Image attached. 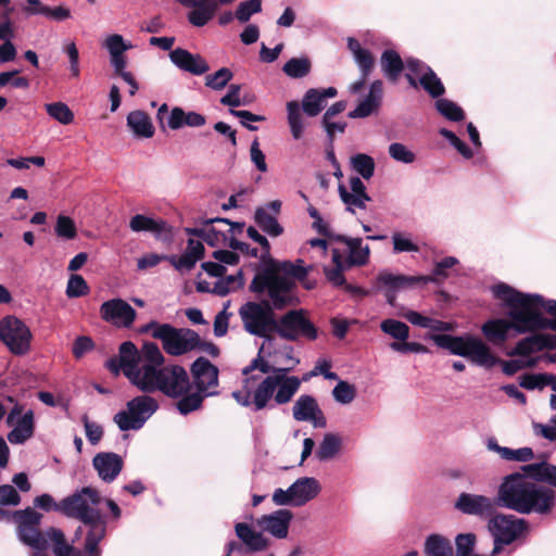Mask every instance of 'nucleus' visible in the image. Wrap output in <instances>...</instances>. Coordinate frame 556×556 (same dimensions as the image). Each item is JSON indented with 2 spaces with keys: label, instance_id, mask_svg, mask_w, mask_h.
Masks as SVG:
<instances>
[{
  "label": "nucleus",
  "instance_id": "1",
  "mask_svg": "<svg viewBox=\"0 0 556 556\" xmlns=\"http://www.w3.org/2000/svg\"><path fill=\"white\" fill-rule=\"evenodd\" d=\"M165 357L154 342H144L140 350L131 341L119 345L118 356L106 361V368L115 376L122 371L143 393L160 391L172 399L190 394L191 382L187 370L179 365L164 366Z\"/></svg>",
  "mask_w": 556,
  "mask_h": 556
},
{
  "label": "nucleus",
  "instance_id": "2",
  "mask_svg": "<svg viewBox=\"0 0 556 556\" xmlns=\"http://www.w3.org/2000/svg\"><path fill=\"white\" fill-rule=\"evenodd\" d=\"M491 291L506 308L508 319H491L482 326V332L490 342H505L510 330L518 333L556 330V320L544 316V312L556 316V300L521 292L504 282L492 286Z\"/></svg>",
  "mask_w": 556,
  "mask_h": 556
},
{
  "label": "nucleus",
  "instance_id": "3",
  "mask_svg": "<svg viewBox=\"0 0 556 556\" xmlns=\"http://www.w3.org/2000/svg\"><path fill=\"white\" fill-rule=\"evenodd\" d=\"M264 350L265 343L251 364L242 369L245 378L242 380L241 389L231 393L239 405L252 407L255 412L274 407L270 404L271 399L277 405L289 403L301 386L300 378L288 375L300 363L291 355V348L286 353L283 367L270 366L262 356Z\"/></svg>",
  "mask_w": 556,
  "mask_h": 556
},
{
  "label": "nucleus",
  "instance_id": "4",
  "mask_svg": "<svg viewBox=\"0 0 556 556\" xmlns=\"http://www.w3.org/2000/svg\"><path fill=\"white\" fill-rule=\"evenodd\" d=\"M556 466L546 462L523 465L498 485L500 507L520 515L548 516L556 506Z\"/></svg>",
  "mask_w": 556,
  "mask_h": 556
},
{
  "label": "nucleus",
  "instance_id": "5",
  "mask_svg": "<svg viewBox=\"0 0 556 556\" xmlns=\"http://www.w3.org/2000/svg\"><path fill=\"white\" fill-rule=\"evenodd\" d=\"M251 290L267 296L261 303L248 302L239 309V316L243 323L244 330L250 334L265 338L275 332L277 319L274 309H281L293 304L292 282L273 270H264L257 274L251 282Z\"/></svg>",
  "mask_w": 556,
  "mask_h": 556
},
{
  "label": "nucleus",
  "instance_id": "6",
  "mask_svg": "<svg viewBox=\"0 0 556 556\" xmlns=\"http://www.w3.org/2000/svg\"><path fill=\"white\" fill-rule=\"evenodd\" d=\"M103 503L99 491L85 486L61 501V513L81 521L83 527L76 531V536L85 532L84 551L78 549V556H101L100 542L106 535V518L101 514Z\"/></svg>",
  "mask_w": 556,
  "mask_h": 556
},
{
  "label": "nucleus",
  "instance_id": "7",
  "mask_svg": "<svg viewBox=\"0 0 556 556\" xmlns=\"http://www.w3.org/2000/svg\"><path fill=\"white\" fill-rule=\"evenodd\" d=\"M17 522V538L21 543L30 548L29 556H50L49 544H53L55 556H78V549L66 543L62 530L49 528L45 532L39 526L42 515L31 508L17 510L13 514Z\"/></svg>",
  "mask_w": 556,
  "mask_h": 556
},
{
  "label": "nucleus",
  "instance_id": "8",
  "mask_svg": "<svg viewBox=\"0 0 556 556\" xmlns=\"http://www.w3.org/2000/svg\"><path fill=\"white\" fill-rule=\"evenodd\" d=\"M431 339L438 346L448 350L454 355L466 357L480 367L490 369L496 364H501L503 372L507 376H513L523 368H532L536 365V358L532 357L501 361L482 340L473 337L433 334Z\"/></svg>",
  "mask_w": 556,
  "mask_h": 556
},
{
  "label": "nucleus",
  "instance_id": "9",
  "mask_svg": "<svg viewBox=\"0 0 556 556\" xmlns=\"http://www.w3.org/2000/svg\"><path fill=\"white\" fill-rule=\"evenodd\" d=\"M293 519V513L287 508H280L273 513L262 515L255 520L254 530L245 522H238L235 526L237 536L251 552H262L269 546V540L264 533L273 538L282 540L289 534L290 523Z\"/></svg>",
  "mask_w": 556,
  "mask_h": 556
},
{
  "label": "nucleus",
  "instance_id": "10",
  "mask_svg": "<svg viewBox=\"0 0 556 556\" xmlns=\"http://www.w3.org/2000/svg\"><path fill=\"white\" fill-rule=\"evenodd\" d=\"M191 374L197 390L176 403L177 410L184 416L200 409L205 397L217 394L218 369L208 359L197 358L191 366Z\"/></svg>",
  "mask_w": 556,
  "mask_h": 556
},
{
  "label": "nucleus",
  "instance_id": "11",
  "mask_svg": "<svg viewBox=\"0 0 556 556\" xmlns=\"http://www.w3.org/2000/svg\"><path fill=\"white\" fill-rule=\"evenodd\" d=\"M140 333H150L153 339L162 342L165 353L172 356L187 354L200 346V336L188 328H176L169 324L150 321L140 328Z\"/></svg>",
  "mask_w": 556,
  "mask_h": 556
},
{
  "label": "nucleus",
  "instance_id": "12",
  "mask_svg": "<svg viewBox=\"0 0 556 556\" xmlns=\"http://www.w3.org/2000/svg\"><path fill=\"white\" fill-rule=\"evenodd\" d=\"M159 403L150 395H138L126 404V409L114 415V422L121 431L139 430L157 410Z\"/></svg>",
  "mask_w": 556,
  "mask_h": 556
},
{
  "label": "nucleus",
  "instance_id": "13",
  "mask_svg": "<svg viewBox=\"0 0 556 556\" xmlns=\"http://www.w3.org/2000/svg\"><path fill=\"white\" fill-rule=\"evenodd\" d=\"M494 539L492 555H497L503 545H509L529 530V522L510 514H494L488 522Z\"/></svg>",
  "mask_w": 556,
  "mask_h": 556
},
{
  "label": "nucleus",
  "instance_id": "14",
  "mask_svg": "<svg viewBox=\"0 0 556 556\" xmlns=\"http://www.w3.org/2000/svg\"><path fill=\"white\" fill-rule=\"evenodd\" d=\"M320 491L321 485L316 478L301 477L288 489H276L271 500L277 506L302 507L313 501Z\"/></svg>",
  "mask_w": 556,
  "mask_h": 556
},
{
  "label": "nucleus",
  "instance_id": "15",
  "mask_svg": "<svg viewBox=\"0 0 556 556\" xmlns=\"http://www.w3.org/2000/svg\"><path fill=\"white\" fill-rule=\"evenodd\" d=\"M33 333L20 318L9 315L0 320V341L14 355H25L30 350Z\"/></svg>",
  "mask_w": 556,
  "mask_h": 556
},
{
  "label": "nucleus",
  "instance_id": "16",
  "mask_svg": "<svg viewBox=\"0 0 556 556\" xmlns=\"http://www.w3.org/2000/svg\"><path fill=\"white\" fill-rule=\"evenodd\" d=\"M275 332L289 341L300 338L313 341L317 338V329L303 309H292L282 315L276 323Z\"/></svg>",
  "mask_w": 556,
  "mask_h": 556
},
{
  "label": "nucleus",
  "instance_id": "17",
  "mask_svg": "<svg viewBox=\"0 0 556 556\" xmlns=\"http://www.w3.org/2000/svg\"><path fill=\"white\" fill-rule=\"evenodd\" d=\"M406 68L405 77L413 88L420 86L432 98H439L444 94L445 88L443 83L426 63L418 59L407 58Z\"/></svg>",
  "mask_w": 556,
  "mask_h": 556
},
{
  "label": "nucleus",
  "instance_id": "18",
  "mask_svg": "<svg viewBox=\"0 0 556 556\" xmlns=\"http://www.w3.org/2000/svg\"><path fill=\"white\" fill-rule=\"evenodd\" d=\"M420 285L418 276L395 275L387 270L380 271L376 278V288L381 291L389 305L395 306L397 293Z\"/></svg>",
  "mask_w": 556,
  "mask_h": 556
},
{
  "label": "nucleus",
  "instance_id": "19",
  "mask_svg": "<svg viewBox=\"0 0 556 556\" xmlns=\"http://www.w3.org/2000/svg\"><path fill=\"white\" fill-rule=\"evenodd\" d=\"M100 316L117 328H130L137 318V312L125 300L115 298L101 304Z\"/></svg>",
  "mask_w": 556,
  "mask_h": 556
},
{
  "label": "nucleus",
  "instance_id": "20",
  "mask_svg": "<svg viewBox=\"0 0 556 556\" xmlns=\"http://www.w3.org/2000/svg\"><path fill=\"white\" fill-rule=\"evenodd\" d=\"M23 413L21 405H15L7 417V424L13 429L8 433V440L12 444H23L34 434V413L31 409Z\"/></svg>",
  "mask_w": 556,
  "mask_h": 556
},
{
  "label": "nucleus",
  "instance_id": "21",
  "mask_svg": "<svg viewBox=\"0 0 556 556\" xmlns=\"http://www.w3.org/2000/svg\"><path fill=\"white\" fill-rule=\"evenodd\" d=\"M292 417L300 422H309L314 428H326L327 418L317 400L309 394L300 395L292 406Z\"/></svg>",
  "mask_w": 556,
  "mask_h": 556
},
{
  "label": "nucleus",
  "instance_id": "22",
  "mask_svg": "<svg viewBox=\"0 0 556 556\" xmlns=\"http://www.w3.org/2000/svg\"><path fill=\"white\" fill-rule=\"evenodd\" d=\"M205 237L204 241L214 247L222 242H229L230 236L239 233L243 229V224L232 223L226 218H212L204 222Z\"/></svg>",
  "mask_w": 556,
  "mask_h": 556
},
{
  "label": "nucleus",
  "instance_id": "23",
  "mask_svg": "<svg viewBox=\"0 0 556 556\" xmlns=\"http://www.w3.org/2000/svg\"><path fill=\"white\" fill-rule=\"evenodd\" d=\"M495 503L488 496L471 494V493H460L457 501L455 502V508L466 515L473 516H489L494 513Z\"/></svg>",
  "mask_w": 556,
  "mask_h": 556
},
{
  "label": "nucleus",
  "instance_id": "24",
  "mask_svg": "<svg viewBox=\"0 0 556 556\" xmlns=\"http://www.w3.org/2000/svg\"><path fill=\"white\" fill-rule=\"evenodd\" d=\"M181 7L191 9L187 21L194 27L207 25L216 15L215 0H176Z\"/></svg>",
  "mask_w": 556,
  "mask_h": 556
},
{
  "label": "nucleus",
  "instance_id": "25",
  "mask_svg": "<svg viewBox=\"0 0 556 556\" xmlns=\"http://www.w3.org/2000/svg\"><path fill=\"white\" fill-rule=\"evenodd\" d=\"M168 56L177 68L195 76L203 75L210 70L206 60L202 55L193 54L182 48L172 50Z\"/></svg>",
  "mask_w": 556,
  "mask_h": 556
},
{
  "label": "nucleus",
  "instance_id": "26",
  "mask_svg": "<svg viewBox=\"0 0 556 556\" xmlns=\"http://www.w3.org/2000/svg\"><path fill=\"white\" fill-rule=\"evenodd\" d=\"M92 465L99 478L106 483H111L121 473L124 460L122 456L116 453L100 452L93 457Z\"/></svg>",
  "mask_w": 556,
  "mask_h": 556
},
{
  "label": "nucleus",
  "instance_id": "27",
  "mask_svg": "<svg viewBox=\"0 0 556 556\" xmlns=\"http://www.w3.org/2000/svg\"><path fill=\"white\" fill-rule=\"evenodd\" d=\"M383 98V83L379 79L372 81L368 93L359 101L358 105L349 113L351 118H364L376 111L381 105Z\"/></svg>",
  "mask_w": 556,
  "mask_h": 556
},
{
  "label": "nucleus",
  "instance_id": "28",
  "mask_svg": "<svg viewBox=\"0 0 556 556\" xmlns=\"http://www.w3.org/2000/svg\"><path fill=\"white\" fill-rule=\"evenodd\" d=\"M556 348V334L539 333L523 338L508 353L509 356H529L544 349Z\"/></svg>",
  "mask_w": 556,
  "mask_h": 556
},
{
  "label": "nucleus",
  "instance_id": "29",
  "mask_svg": "<svg viewBox=\"0 0 556 556\" xmlns=\"http://www.w3.org/2000/svg\"><path fill=\"white\" fill-rule=\"evenodd\" d=\"M337 241L346 247L348 256L343 257L345 266H363L366 265L370 256V248L364 244L362 238H352L348 236H338Z\"/></svg>",
  "mask_w": 556,
  "mask_h": 556
},
{
  "label": "nucleus",
  "instance_id": "30",
  "mask_svg": "<svg viewBox=\"0 0 556 556\" xmlns=\"http://www.w3.org/2000/svg\"><path fill=\"white\" fill-rule=\"evenodd\" d=\"M336 96L337 89L334 87L325 89L311 88L303 97L302 110L307 116H316L326 106V100L328 98H334Z\"/></svg>",
  "mask_w": 556,
  "mask_h": 556
},
{
  "label": "nucleus",
  "instance_id": "31",
  "mask_svg": "<svg viewBox=\"0 0 556 556\" xmlns=\"http://www.w3.org/2000/svg\"><path fill=\"white\" fill-rule=\"evenodd\" d=\"M129 228L134 232H151L156 238L170 233V228L164 219L153 218L143 214L134 215L129 220Z\"/></svg>",
  "mask_w": 556,
  "mask_h": 556
},
{
  "label": "nucleus",
  "instance_id": "32",
  "mask_svg": "<svg viewBox=\"0 0 556 556\" xmlns=\"http://www.w3.org/2000/svg\"><path fill=\"white\" fill-rule=\"evenodd\" d=\"M343 445L342 437L339 433L327 432L315 452V456L319 462H328L336 458Z\"/></svg>",
  "mask_w": 556,
  "mask_h": 556
},
{
  "label": "nucleus",
  "instance_id": "33",
  "mask_svg": "<svg viewBox=\"0 0 556 556\" xmlns=\"http://www.w3.org/2000/svg\"><path fill=\"white\" fill-rule=\"evenodd\" d=\"M486 447L489 451L497 453L501 458L508 462L526 463L532 460L534 457V453L531 447L526 446L513 450L509 447L501 446L494 438L488 440Z\"/></svg>",
  "mask_w": 556,
  "mask_h": 556
},
{
  "label": "nucleus",
  "instance_id": "34",
  "mask_svg": "<svg viewBox=\"0 0 556 556\" xmlns=\"http://www.w3.org/2000/svg\"><path fill=\"white\" fill-rule=\"evenodd\" d=\"M348 48L351 51L361 74L369 76L375 66V59L368 49L362 47L359 41L353 37L348 38Z\"/></svg>",
  "mask_w": 556,
  "mask_h": 556
},
{
  "label": "nucleus",
  "instance_id": "35",
  "mask_svg": "<svg viewBox=\"0 0 556 556\" xmlns=\"http://www.w3.org/2000/svg\"><path fill=\"white\" fill-rule=\"evenodd\" d=\"M380 65L384 76L395 83L406 66V61L404 62L395 50L387 49L381 54Z\"/></svg>",
  "mask_w": 556,
  "mask_h": 556
},
{
  "label": "nucleus",
  "instance_id": "36",
  "mask_svg": "<svg viewBox=\"0 0 556 556\" xmlns=\"http://www.w3.org/2000/svg\"><path fill=\"white\" fill-rule=\"evenodd\" d=\"M127 126L137 137L151 138L154 134V127L149 115L140 110L128 114Z\"/></svg>",
  "mask_w": 556,
  "mask_h": 556
},
{
  "label": "nucleus",
  "instance_id": "37",
  "mask_svg": "<svg viewBox=\"0 0 556 556\" xmlns=\"http://www.w3.org/2000/svg\"><path fill=\"white\" fill-rule=\"evenodd\" d=\"M459 261L455 256H446L434 263L431 275H418L420 285L440 283L448 278L447 270L457 265Z\"/></svg>",
  "mask_w": 556,
  "mask_h": 556
},
{
  "label": "nucleus",
  "instance_id": "38",
  "mask_svg": "<svg viewBox=\"0 0 556 556\" xmlns=\"http://www.w3.org/2000/svg\"><path fill=\"white\" fill-rule=\"evenodd\" d=\"M311 269L312 266L305 267L302 260H296L295 262H282L276 268H268L267 270H273L281 277L288 278L292 282L293 288L294 281L292 278L302 280L307 276Z\"/></svg>",
  "mask_w": 556,
  "mask_h": 556
},
{
  "label": "nucleus",
  "instance_id": "39",
  "mask_svg": "<svg viewBox=\"0 0 556 556\" xmlns=\"http://www.w3.org/2000/svg\"><path fill=\"white\" fill-rule=\"evenodd\" d=\"M332 267H324V274L327 280L334 287H341L345 285L344 270L350 269V266H345L343 256L339 250H332Z\"/></svg>",
  "mask_w": 556,
  "mask_h": 556
},
{
  "label": "nucleus",
  "instance_id": "40",
  "mask_svg": "<svg viewBox=\"0 0 556 556\" xmlns=\"http://www.w3.org/2000/svg\"><path fill=\"white\" fill-rule=\"evenodd\" d=\"M254 220L264 232L271 237H278L283 232V228L278 223L277 217L270 214L267 208L257 207Z\"/></svg>",
  "mask_w": 556,
  "mask_h": 556
},
{
  "label": "nucleus",
  "instance_id": "41",
  "mask_svg": "<svg viewBox=\"0 0 556 556\" xmlns=\"http://www.w3.org/2000/svg\"><path fill=\"white\" fill-rule=\"evenodd\" d=\"M392 252L400 253H418L419 244L414 240V236L407 231H393L391 235Z\"/></svg>",
  "mask_w": 556,
  "mask_h": 556
},
{
  "label": "nucleus",
  "instance_id": "42",
  "mask_svg": "<svg viewBox=\"0 0 556 556\" xmlns=\"http://www.w3.org/2000/svg\"><path fill=\"white\" fill-rule=\"evenodd\" d=\"M427 556H454L453 546L446 538L440 534H431L425 542Z\"/></svg>",
  "mask_w": 556,
  "mask_h": 556
},
{
  "label": "nucleus",
  "instance_id": "43",
  "mask_svg": "<svg viewBox=\"0 0 556 556\" xmlns=\"http://www.w3.org/2000/svg\"><path fill=\"white\" fill-rule=\"evenodd\" d=\"M401 316L407 319L410 324L421 328L431 329L434 331H445L451 329L450 324L424 316L415 311L408 309L404 313H401Z\"/></svg>",
  "mask_w": 556,
  "mask_h": 556
},
{
  "label": "nucleus",
  "instance_id": "44",
  "mask_svg": "<svg viewBox=\"0 0 556 556\" xmlns=\"http://www.w3.org/2000/svg\"><path fill=\"white\" fill-rule=\"evenodd\" d=\"M380 329L383 333L394 339V342L406 341L409 337V327L397 319L387 318L380 323Z\"/></svg>",
  "mask_w": 556,
  "mask_h": 556
},
{
  "label": "nucleus",
  "instance_id": "45",
  "mask_svg": "<svg viewBox=\"0 0 556 556\" xmlns=\"http://www.w3.org/2000/svg\"><path fill=\"white\" fill-rule=\"evenodd\" d=\"M312 63L307 56L292 58L285 63L282 72L290 78H303L311 72Z\"/></svg>",
  "mask_w": 556,
  "mask_h": 556
},
{
  "label": "nucleus",
  "instance_id": "46",
  "mask_svg": "<svg viewBox=\"0 0 556 556\" xmlns=\"http://www.w3.org/2000/svg\"><path fill=\"white\" fill-rule=\"evenodd\" d=\"M243 286V278L241 269L238 270L235 275H229L226 278L219 277V279L214 283L212 292L225 296L229 292L236 291Z\"/></svg>",
  "mask_w": 556,
  "mask_h": 556
},
{
  "label": "nucleus",
  "instance_id": "47",
  "mask_svg": "<svg viewBox=\"0 0 556 556\" xmlns=\"http://www.w3.org/2000/svg\"><path fill=\"white\" fill-rule=\"evenodd\" d=\"M338 190L342 202L346 206V210L353 214H355L357 208L365 210L366 203L371 200L368 194L350 193L344 185H339Z\"/></svg>",
  "mask_w": 556,
  "mask_h": 556
},
{
  "label": "nucleus",
  "instance_id": "48",
  "mask_svg": "<svg viewBox=\"0 0 556 556\" xmlns=\"http://www.w3.org/2000/svg\"><path fill=\"white\" fill-rule=\"evenodd\" d=\"M288 111V123L290 126V130L292 137L294 139H300L303 135L304 123L301 113L300 104L296 101H290L287 103Z\"/></svg>",
  "mask_w": 556,
  "mask_h": 556
},
{
  "label": "nucleus",
  "instance_id": "49",
  "mask_svg": "<svg viewBox=\"0 0 556 556\" xmlns=\"http://www.w3.org/2000/svg\"><path fill=\"white\" fill-rule=\"evenodd\" d=\"M351 166L354 172L361 175L364 179L368 180L375 173L374 159L365 153H357L351 157Z\"/></svg>",
  "mask_w": 556,
  "mask_h": 556
},
{
  "label": "nucleus",
  "instance_id": "50",
  "mask_svg": "<svg viewBox=\"0 0 556 556\" xmlns=\"http://www.w3.org/2000/svg\"><path fill=\"white\" fill-rule=\"evenodd\" d=\"M356 394V387L344 380H339L331 391L333 400L341 405L351 404L355 400Z\"/></svg>",
  "mask_w": 556,
  "mask_h": 556
},
{
  "label": "nucleus",
  "instance_id": "51",
  "mask_svg": "<svg viewBox=\"0 0 556 556\" xmlns=\"http://www.w3.org/2000/svg\"><path fill=\"white\" fill-rule=\"evenodd\" d=\"M102 47L108 51L110 56L126 53L128 50L134 48L132 43L125 40L119 34H111L106 36L102 41Z\"/></svg>",
  "mask_w": 556,
  "mask_h": 556
},
{
  "label": "nucleus",
  "instance_id": "52",
  "mask_svg": "<svg viewBox=\"0 0 556 556\" xmlns=\"http://www.w3.org/2000/svg\"><path fill=\"white\" fill-rule=\"evenodd\" d=\"M435 108L441 115L452 122H460L465 118L463 109L448 99H438Z\"/></svg>",
  "mask_w": 556,
  "mask_h": 556
},
{
  "label": "nucleus",
  "instance_id": "53",
  "mask_svg": "<svg viewBox=\"0 0 556 556\" xmlns=\"http://www.w3.org/2000/svg\"><path fill=\"white\" fill-rule=\"evenodd\" d=\"M46 111L50 117L62 125H68L74 121V114L64 102H53L46 104Z\"/></svg>",
  "mask_w": 556,
  "mask_h": 556
},
{
  "label": "nucleus",
  "instance_id": "54",
  "mask_svg": "<svg viewBox=\"0 0 556 556\" xmlns=\"http://www.w3.org/2000/svg\"><path fill=\"white\" fill-rule=\"evenodd\" d=\"M262 11V0H247L241 1L235 11L236 18L244 24L250 21V18Z\"/></svg>",
  "mask_w": 556,
  "mask_h": 556
},
{
  "label": "nucleus",
  "instance_id": "55",
  "mask_svg": "<svg viewBox=\"0 0 556 556\" xmlns=\"http://www.w3.org/2000/svg\"><path fill=\"white\" fill-rule=\"evenodd\" d=\"M388 152L391 159L399 163L412 164L416 161V154L405 144L393 142L389 146Z\"/></svg>",
  "mask_w": 556,
  "mask_h": 556
},
{
  "label": "nucleus",
  "instance_id": "56",
  "mask_svg": "<svg viewBox=\"0 0 556 556\" xmlns=\"http://www.w3.org/2000/svg\"><path fill=\"white\" fill-rule=\"evenodd\" d=\"M233 74L227 67H222L205 77V85L214 90H222L231 80Z\"/></svg>",
  "mask_w": 556,
  "mask_h": 556
},
{
  "label": "nucleus",
  "instance_id": "57",
  "mask_svg": "<svg viewBox=\"0 0 556 556\" xmlns=\"http://www.w3.org/2000/svg\"><path fill=\"white\" fill-rule=\"evenodd\" d=\"M455 556H476L473 553L476 535L473 533L458 534L455 539Z\"/></svg>",
  "mask_w": 556,
  "mask_h": 556
},
{
  "label": "nucleus",
  "instance_id": "58",
  "mask_svg": "<svg viewBox=\"0 0 556 556\" xmlns=\"http://www.w3.org/2000/svg\"><path fill=\"white\" fill-rule=\"evenodd\" d=\"M88 292L89 287L84 277L77 274L71 275L66 286V295L73 299L86 295Z\"/></svg>",
  "mask_w": 556,
  "mask_h": 556
},
{
  "label": "nucleus",
  "instance_id": "59",
  "mask_svg": "<svg viewBox=\"0 0 556 556\" xmlns=\"http://www.w3.org/2000/svg\"><path fill=\"white\" fill-rule=\"evenodd\" d=\"M54 230L58 237L66 240H72L77 235V229L74 220L65 215H60L58 217Z\"/></svg>",
  "mask_w": 556,
  "mask_h": 556
},
{
  "label": "nucleus",
  "instance_id": "60",
  "mask_svg": "<svg viewBox=\"0 0 556 556\" xmlns=\"http://www.w3.org/2000/svg\"><path fill=\"white\" fill-rule=\"evenodd\" d=\"M86 438L91 445H97L103 437V428L94 421L89 420L87 415L81 417Z\"/></svg>",
  "mask_w": 556,
  "mask_h": 556
},
{
  "label": "nucleus",
  "instance_id": "61",
  "mask_svg": "<svg viewBox=\"0 0 556 556\" xmlns=\"http://www.w3.org/2000/svg\"><path fill=\"white\" fill-rule=\"evenodd\" d=\"M519 384L527 390L545 388V374H525L519 378Z\"/></svg>",
  "mask_w": 556,
  "mask_h": 556
},
{
  "label": "nucleus",
  "instance_id": "62",
  "mask_svg": "<svg viewBox=\"0 0 556 556\" xmlns=\"http://www.w3.org/2000/svg\"><path fill=\"white\" fill-rule=\"evenodd\" d=\"M63 51L67 54L70 61V72L72 77L77 78L80 74L79 52L74 41L64 46Z\"/></svg>",
  "mask_w": 556,
  "mask_h": 556
},
{
  "label": "nucleus",
  "instance_id": "63",
  "mask_svg": "<svg viewBox=\"0 0 556 556\" xmlns=\"http://www.w3.org/2000/svg\"><path fill=\"white\" fill-rule=\"evenodd\" d=\"M167 261L179 271L191 270L198 262L187 252H184L179 257L175 255H167Z\"/></svg>",
  "mask_w": 556,
  "mask_h": 556
},
{
  "label": "nucleus",
  "instance_id": "64",
  "mask_svg": "<svg viewBox=\"0 0 556 556\" xmlns=\"http://www.w3.org/2000/svg\"><path fill=\"white\" fill-rule=\"evenodd\" d=\"M240 90H241L240 85L231 84L228 88L227 93L220 99V103L224 105L231 106V108H237L240 105L248 104L247 101H241Z\"/></svg>",
  "mask_w": 556,
  "mask_h": 556
}]
</instances>
